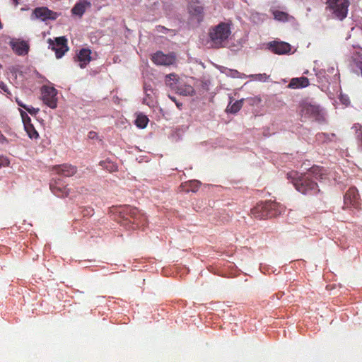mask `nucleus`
Here are the masks:
<instances>
[{"label":"nucleus","instance_id":"nucleus-40","mask_svg":"<svg viewBox=\"0 0 362 362\" xmlns=\"http://www.w3.org/2000/svg\"><path fill=\"white\" fill-rule=\"evenodd\" d=\"M235 73L236 74H239V73L238 72V71H235Z\"/></svg>","mask_w":362,"mask_h":362},{"label":"nucleus","instance_id":"nucleus-2","mask_svg":"<svg viewBox=\"0 0 362 362\" xmlns=\"http://www.w3.org/2000/svg\"><path fill=\"white\" fill-rule=\"evenodd\" d=\"M230 33L229 25L225 23H220L212 27L209 32L212 46L215 48L224 47Z\"/></svg>","mask_w":362,"mask_h":362},{"label":"nucleus","instance_id":"nucleus-4","mask_svg":"<svg viewBox=\"0 0 362 362\" xmlns=\"http://www.w3.org/2000/svg\"><path fill=\"white\" fill-rule=\"evenodd\" d=\"M120 216L124 221H129L136 227L143 225L145 221V216L135 207L126 206L119 211Z\"/></svg>","mask_w":362,"mask_h":362},{"label":"nucleus","instance_id":"nucleus-37","mask_svg":"<svg viewBox=\"0 0 362 362\" xmlns=\"http://www.w3.org/2000/svg\"><path fill=\"white\" fill-rule=\"evenodd\" d=\"M144 103H146L148 105H149L150 101H148L147 99H144Z\"/></svg>","mask_w":362,"mask_h":362},{"label":"nucleus","instance_id":"nucleus-1","mask_svg":"<svg viewBox=\"0 0 362 362\" xmlns=\"http://www.w3.org/2000/svg\"><path fill=\"white\" fill-rule=\"evenodd\" d=\"M287 178L291 181L296 190L304 194H315L320 189L315 181L307 173L298 175L296 171L287 173Z\"/></svg>","mask_w":362,"mask_h":362},{"label":"nucleus","instance_id":"nucleus-6","mask_svg":"<svg viewBox=\"0 0 362 362\" xmlns=\"http://www.w3.org/2000/svg\"><path fill=\"white\" fill-rule=\"evenodd\" d=\"M361 200L356 187H350L344 196V206L347 209H359Z\"/></svg>","mask_w":362,"mask_h":362},{"label":"nucleus","instance_id":"nucleus-18","mask_svg":"<svg viewBox=\"0 0 362 362\" xmlns=\"http://www.w3.org/2000/svg\"><path fill=\"white\" fill-rule=\"evenodd\" d=\"M90 6V3L87 0H79V1L73 7L71 12L73 14L81 17L86 9Z\"/></svg>","mask_w":362,"mask_h":362},{"label":"nucleus","instance_id":"nucleus-33","mask_svg":"<svg viewBox=\"0 0 362 362\" xmlns=\"http://www.w3.org/2000/svg\"><path fill=\"white\" fill-rule=\"evenodd\" d=\"M356 137L362 145V127L361 126L359 127V129L356 131Z\"/></svg>","mask_w":362,"mask_h":362},{"label":"nucleus","instance_id":"nucleus-3","mask_svg":"<svg viewBox=\"0 0 362 362\" xmlns=\"http://www.w3.org/2000/svg\"><path fill=\"white\" fill-rule=\"evenodd\" d=\"M326 9L329 10L335 18L343 20L346 17L349 0H326Z\"/></svg>","mask_w":362,"mask_h":362},{"label":"nucleus","instance_id":"nucleus-38","mask_svg":"<svg viewBox=\"0 0 362 362\" xmlns=\"http://www.w3.org/2000/svg\"><path fill=\"white\" fill-rule=\"evenodd\" d=\"M13 1H15L16 5H17V4H18V1H19V0H13Z\"/></svg>","mask_w":362,"mask_h":362},{"label":"nucleus","instance_id":"nucleus-34","mask_svg":"<svg viewBox=\"0 0 362 362\" xmlns=\"http://www.w3.org/2000/svg\"><path fill=\"white\" fill-rule=\"evenodd\" d=\"M7 143V139L6 137L3 135L1 132L0 131V144H4Z\"/></svg>","mask_w":362,"mask_h":362},{"label":"nucleus","instance_id":"nucleus-39","mask_svg":"<svg viewBox=\"0 0 362 362\" xmlns=\"http://www.w3.org/2000/svg\"><path fill=\"white\" fill-rule=\"evenodd\" d=\"M20 113L23 114V113H25V112L24 111L21 110Z\"/></svg>","mask_w":362,"mask_h":362},{"label":"nucleus","instance_id":"nucleus-14","mask_svg":"<svg viewBox=\"0 0 362 362\" xmlns=\"http://www.w3.org/2000/svg\"><path fill=\"white\" fill-rule=\"evenodd\" d=\"M192 3L199 4V0H191L189 12L192 18H194L197 23H199L203 19V8L201 6L192 5Z\"/></svg>","mask_w":362,"mask_h":362},{"label":"nucleus","instance_id":"nucleus-22","mask_svg":"<svg viewBox=\"0 0 362 362\" xmlns=\"http://www.w3.org/2000/svg\"><path fill=\"white\" fill-rule=\"evenodd\" d=\"M309 85V81L306 77L292 78L288 87L291 88H304Z\"/></svg>","mask_w":362,"mask_h":362},{"label":"nucleus","instance_id":"nucleus-7","mask_svg":"<svg viewBox=\"0 0 362 362\" xmlns=\"http://www.w3.org/2000/svg\"><path fill=\"white\" fill-rule=\"evenodd\" d=\"M49 47L55 52L56 57L61 58L69 49L65 37H56L54 40H48Z\"/></svg>","mask_w":362,"mask_h":362},{"label":"nucleus","instance_id":"nucleus-17","mask_svg":"<svg viewBox=\"0 0 362 362\" xmlns=\"http://www.w3.org/2000/svg\"><path fill=\"white\" fill-rule=\"evenodd\" d=\"M311 179L313 177L315 180H325L327 179V175L326 173V170L320 166H313L310 168V170L306 173Z\"/></svg>","mask_w":362,"mask_h":362},{"label":"nucleus","instance_id":"nucleus-19","mask_svg":"<svg viewBox=\"0 0 362 362\" xmlns=\"http://www.w3.org/2000/svg\"><path fill=\"white\" fill-rule=\"evenodd\" d=\"M11 45L13 51L18 55H23L28 53L29 46L24 41L11 42Z\"/></svg>","mask_w":362,"mask_h":362},{"label":"nucleus","instance_id":"nucleus-15","mask_svg":"<svg viewBox=\"0 0 362 362\" xmlns=\"http://www.w3.org/2000/svg\"><path fill=\"white\" fill-rule=\"evenodd\" d=\"M301 111L305 112V113H320L322 111L320 105H318L315 102L305 100L301 103Z\"/></svg>","mask_w":362,"mask_h":362},{"label":"nucleus","instance_id":"nucleus-21","mask_svg":"<svg viewBox=\"0 0 362 362\" xmlns=\"http://www.w3.org/2000/svg\"><path fill=\"white\" fill-rule=\"evenodd\" d=\"M90 50L88 49H82L78 54V59L80 62L81 68H84L90 61Z\"/></svg>","mask_w":362,"mask_h":362},{"label":"nucleus","instance_id":"nucleus-9","mask_svg":"<svg viewBox=\"0 0 362 362\" xmlns=\"http://www.w3.org/2000/svg\"><path fill=\"white\" fill-rule=\"evenodd\" d=\"M52 170H55L58 175L64 177H71L77 172L76 166L68 163L54 165L52 167Z\"/></svg>","mask_w":362,"mask_h":362},{"label":"nucleus","instance_id":"nucleus-13","mask_svg":"<svg viewBox=\"0 0 362 362\" xmlns=\"http://www.w3.org/2000/svg\"><path fill=\"white\" fill-rule=\"evenodd\" d=\"M22 121L24 125L25 130L26 131L28 136L30 139H36L38 136V133L35 130L33 124L31 122V119L28 115H21Z\"/></svg>","mask_w":362,"mask_h":362},{"label":"nucleus","instance_id":"nucleus-11","mask_svg":"<svg viewBox=\"0 0 362 362\" xmlns=\"http://www.w3.org/2000/svg\"><path fill=\"white\" fill-rule=\"evenodd\" d=\"M152 60L156 64L168 66L173 64L175 57L173 55H167L161 52H157L153 55Z\"/></svg>","mask_w":362,"mask_h":362},{"label":"nucleus","instance_id":"nucleus-28","mask_svg":"<svg viewBox=\"0 0 362 362\" xmlns=\"http://www.w3.org/2000/svg\"><path fill=\"white\" fill-rule=\"evenodd\" d=\"M243 105V100H237L235 101L230 107V113H236L238 112Z\"/></svg>","mask_w":362,"mask_h":362},{"label":"nucleus","instance_id":"nucleus-8","mask_svg":"<svg viewBox=\"0 0 362 362\" xmlns=\"http://www.w3.org/2000/svg\"><path fill=\"white\" fill-rule=\"evenodd\" d=\"M42 95L43 102L45 105L52 109L57 107V90L54 88L44 86Z\"/></svg>","mask_w":362,"mask_h":362},{"label":"nucleus","instance_id":"nucleus-12","mask_svg":"<svg viewBox=\"0 0 362 362\" xmlns=\"http://www.w3.org/2000/svg\"><path fill=\"white\" fill-rule=\"evenodd\" d=\"M269 49L275 54H284L291 51V45L285 42H272L269 43Z\"/></svg>","mask_w":362,"mask_h":362},{"label":"nucleus","instance_id":"nucleus-5","mask_svg":"<svg viewBox=\"0 0 362 362\" xmlns=\"http://www.w3.org/2000/svg\"><path fill=\"white\" fill-rule=\"evenodd\" d=\"M276 206L277 204L274 202L259 203L251 209V214L259 219L270 218L275 215L271 211L275 209Z\"/></svg>","mask_w":362,"mask_h":362},{"label":"nucleus","instance_id":"nucleus-35","mask_svg":"<svg viewBox=\"0 0 362 362\" xmlns=\"http://www.w3.org/2000/svg\"><path fill=\"white\" fill-rule=\"evenodd\" d=\"M341 101L343 104L347 105L349 103V98L347 97H345V96H341Z\"/></svg>","mask_w":362,"mask_h":362},{"label":"nucleus","instance_id":"nucleus-32","mask_svg":"<svg viewBox=\"0 0 362 362\" xmlns=\"http://www.w3.org/2000/svg\"><path fill=\"white\" fill-rule=\"evenodd\" d=\"M9 164V160L6 157L0 155V167H6L8 166Z\"/></svg>","mask_w":362,"mask_h":362},{"label":"nucleus","instance_id":"nucleus-10","mask_svg":"<svg viewBox=\"0 0 362 362\" xmlns=\"http://www.w3.org/2000/svg\"><path fill=\"white\" fill-rule=\"evenodd\" d=\"M33 14L35 16L36 18H40L42 21H46L47 19L55 20L58 14L46 7H40L37 8L33 11Z\"/></svg>","mask_w":362,"mask_h":362},{"label":"nucleus","instance_id":"nucleus-20","mask_svg":"<svg viewBox=\"0 0 362 362\" xmlns=\"http://www.w3.org/2000/svg\"><path fill=\"white\" fill-rule=\"evenodd\" d=\"M175 90H176L177 93L185 96L193 95L194 93V89L192 86L182 83L181 82L179 83Z\"/></svg>","mask_w":362,"mask_h":362},{"label":"nucleus","instance_id":"nucleus-25","mask_svg":"<svg viewBox=\"0 0 362 362\" xmlns=\"http://www.w3.org/2000/svg\"><path fill=\"white\" fill-rule=\"evenodd\" d=\"M148 121L149 120L146 117V115H137V117L134 122L136 127L141 129H144L146 127Z\"/></svg>","mask_w":362,"mask_h":362},{"label":"nucleus","instance_id":"nucleus-23","mask_svg":"<svg viewBox=\"0 0 362 362\" xmlns=\"http://www.w3.org/2000/svg\"><path fill=\"white\" fill-rule=\"evenodd\" d=\"M99 165L109 173H114L117 171V165L110 160H101Z\"/></svg>","mask_w":362,"mask_h":362},{"label":"nucleus","instance_id":"nucleus-27","mask_svg":"<svg viewBox=\"0 0 362 362\" xmlns=\"http://www.w3.org/2000/svg\"><path fill=\"white\" fill-rule=\"evenodd\" d=\"M144 91L146 93V96L148 98V100H150L152 98L153 93V88L151 84L145 82L144 83Z\"/></svg>","mask_w":362,"mask_h":362},{"label":"nucleus","instance_id":"nucleus-30","mask_svg":"<svg viewBox=\"0 0 362 362\" xmlns=\"http://www.w3.org/2000/svg\"><path fill=\"white\" fill-rule=\"evenodd\" d=\"M250 77H252L255 80H257V81H266L267 79H269V76L267 75L266 74H259L251 75Z\"/></svg>","mask_w":362,"mask_h":362},{"label":"nucleus","instance_id":"nucleus-26","mask_svg":"<svg viewBox=\"0 0 362 362\" xmlns=\"http://www.w3.org/2000/svg\"><path fill=\"white\" fill-rule=\"evenodd\" d=\"M273 15H274V18L279 21H288V13L283 12V11H274Z\"/></svg>","mask_w":362,"mask_h":362},{"label":"nucleus","instance_id":"nucleus-16","mask_svg":"<svg viewBox=\"0 0 362 362\" xmlns=\"http://www.w3.org/2000/svg\"><path fill=\"white\" fill-rule=\"evenodd\" d=\"M50 189L54 195L59 197H67L70 192L69 189H68L66 186H64L57 182L54 183H50Z\"/></svg>","mask_w":362,"mask_h":362},{"label":"nucleus","instance_id":"nucleus-29","mask_svg":"<svg viewBox=\"0 0 362 362\" xmlns=\"http://www.w3.org/2000/svg\"><path fill=\"white\" fill-rule=\"evenodd\" d=\"M17 101V103L19 106L23 107L24 109H25L29 113H36L37 112L40 111V109L39 108H34L33 107H29L28 106L23 104L20 100H18V99L16 100Z\"/></svg>","mask_w":362,"mask_h":362},{"label":"nucleus","instance_id":"nucleus-36","mask_svg":"<svg viewBox=\"0 0 362 362\" xmlns=\"http://www.w3.org/2000/svg\"><path fill=\"white\" fill-rule=\"evenodd\" d=\"M88 136L90 139H94L97 137V133L91 131L88 133Z\"/></svg>","mask_w":362,"mask_h":362},{"label":"nucleus","instance_id":"nucleus-31","mask_svg":"<svg viewBox=\"0 0 362 362\" xmlns=\"http://www.w3.org/2000/svg\"><path fill=\"white\" fill-rule=\"evenodd\" d=\"M189 185L191 187V190L196 192L199 187L200 183L197 180H192L189 182Z\"/></svg>","mask_w":362,"mask_h":362},{"label":"nucleus","instance_id":"nucleus-24","mask_svg":"<svg viewBox=\"0 0 362 362\" xmlns=\"http://www.w3.org/2000/svg\"><path fill=\"white\" fill-rule=\"evenodd\" d=\"M180 81L177 78L175 74H169L165 76V84L170 88L175 90Z\"/></svg>","mask_w":362,"mask_h":362}]
</instances>
